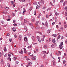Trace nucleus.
Masks as SVG:
<instances>
[{"label":"nucleus","mask_w":67,"mask_h":67,"mask_svg":"<svg viewBox=\"0 0 67 67\" xmlns=\"http://www.w3.org/2000/svg\"><path fill=\"white\" fill-rule=\"evenodd\" d=\"M64 43H63V42H61L60 43V44L59 46V48L60 49H62V48H63V46L62 45H64Z\"/></svg>","instance_id":"f257e3e1"},{"label":"nucleus","mask_w":67,"mask_h":67,"mask_svg":"<svg viewBox=\"0 0 67 67\" xmlns=\"http://www.w3.org/2000/svg\"><path fill=\"white\" fill-rule=\"evenodd\" d=\"M32 65V63L30 62H29L28 63V65H26V67H29V66H31Z\"/></svg>","instance_id":"f03ea898"},{"label":"nucleus","mask_w":67,"mask_h":67,"mask_svg":"<svg viewBox=\"0 0 67 67\" xmlns=\"http://www.w3.org/2000/svg\"><path fill=\"white\" fill-rule=\"evenodd\" d=\"M36 38L38 40L39 42H41V38L39 36H37Z\"/></svg>","instance_id":"7ed1b4c3"},{"label":"nucleus","mask_w":67,"mask_h":67,"mask_svg":"<svg viewBox=\"0 0 67 67\" xmlns=\"http://www.w3.org/2000/svg\"><path fill=\"white\" fill-rule=\"evenodd\" d=\"M31 56H33V57L32 58V59L33 60H35L36 58V57L35 56H33V55L32 54L30 55Z\"/></svg>","instance_id":"20e7f679"},{"label":"nucleus","mask_w":67,"mask_h":67,"mask_svg":"<svg viewBox=\"0 0 67 67\" xmlns=\"http://www.w3.org/2000/svg\"><path fill=\"white\" fill-rule=\"evenodd\" d=\"M52 62L53 63V66L54 67L55 66V59H54V60H53Z\"/></svg>","instance_id":"39448f33"},{"label":"nucleus","mask_w":67,"mask_h":67,"mask_svg":"<svg viewBox=\"0 0 67 67\" xmlns=\"http://www.w3.org/2000/svg\"><path fill=\"white\" fill-rule=\"evenodd\" d=\"M30 25H31V27L32 29H34V26H33V25L31 23H29Z\"/></svg>","instance_id":"423d86ee"},{"label":"nucleus","mask_w":67,"mask_h":67,"mask_svg":"<svg viewBox=\"0 0 67 67\" xmlns=\"http://www.w3.org/2000/svg\"><path fill=\"white\" fill-rule=\"evenodd\" d=\"M40 3H44V1L43 0H40Z\"/></svg>","instance_id":"0eeeda50"},{"label":"nucleus","mask_w":67,"mask_h":67,"mask_svg":"<svg viewBox=\"0 0 67 67\" xmlns=\"http://www.w3.org/2000/svg\"><path fill=\"white\" fill-rule=\"evenodd\" d=\"M12 30L14 32H15L16 31V28L15 27H13L12 28Z\"/></svg>","instance_id":"6e6552de"},{"label":"nucleus","mask_w":67,"mask_h":67,"mask_svg":"<svg viewBox=\"0 0 67 67\" xmlns=\"http://www.w3.org/2000/svg\"><path fill=\"white\" fill-rule=\"evenodd\" d=\"M67 3V1H65L64 2L63 4V6H65V5Z\"/></svg>","instance_id":"1a4fd4ad"},{"label":"nucleus","mask_w":67,"mask_h":67,"mask_svg":"<svg viewBox=\"0 0 67 67\" xmlns=\"http://www.w3.org/2000/svg\"><path fill=\"white\" fill-rule=\"evenodd\" d=\"M24 53H26V49L25 48H24Z\"/></svg>","instance_id":"9d476101"},{"label":"nucleus","mask_w":67,"mask_h":67,"mask_svg":"<svg viewBox=\"0 0 67 67\" xmlns=\"http://www.w3.org/2000/svg\"><path fill=\"white\" fill-rule=\"evenodd\" d=\"M2 13H3L4 14H9V13L8 12H3Z\"/></svg>","instance_id":"9b49d317"},{"label":"nucleus","mask_w":67,"mask_h":67,"mask_svg":"<svg viewBox=\"0 0 67 67\" xmlns=\"http://www.w3.org/2000/svg\"><path fill=\"white\" fill-rule=\"evenodd\" d=\"M54 12L55 14V15H58V14H59L57 13V12H55V10H54Z\"/></svg>","instance_id":"f8f14e48"},{"label":"nucleus","mask_w":67,"mask_h":67,"mask_svg":"<svg viewBox=\"0 0 67 67\" xmlns=\"http://www.w3.org/2000/svg\"><path fill=\"white\" fill-rule=\"evenodd\" d=\"M51 31V29L48 30V31H47V32L48 33H50Z\"/></svg>","instance_id":"ddd939ff"},{"label":"nucleus","mask_w":67,"mask_h":67,"mask_svg":"<svg viewBox=\"0 0 67 67\" xmlns=\"http://www.w3.org/2000/svg\"><path fill=\"white\" fill-rule=\"evenodd\" d=\"M55 39L54 38L53 39V40H52V42L53 43H55Z\"/></svg>","instance_id":"4468645a"},{"label":"nucleus","mask_w":67,"mask_h":67,"mask_svg":"<svg viewBox=\"0 0 67 67\" xmlns=\"http://www.w3.org/2000/svg\"><path fill=\"white\" fill-rule=\"evenodd\" d=\"M36 29H40V26H37L36 27Z\"/></svg>","instance_id":"2eb2a0df"},{"label":"nucleus","mask_w":67,"mask_h":67,"mask_svg":"<svg viewBox=\"0 0 67 67\" xmlns=\"http://www.w3.org/2000/svg\"><path fill=\"white\" fill-rule=\"evenodd\" d=\"M4 51L5 52H6L7 51V48H6V47H4Z\"/></svg>","instance_id":"dca6fc26"},{"label":"nucleus","mask_w":67,"mask_h":67,"mask_svg":"<svg viewBox=\"0 0 67 67\" xmlns=\"http://www.w3.org/2000/svg\"><path fill=\"white\" fill-rule=\"evenodd\" d=\"M19 53H21V54H23V51L22 50L20 51L19 52Z\"/></svg>","instance_id":"f3484780"},{"label":"nucleus","mask_w":67,"mask_h":67,"mask_svg":"<svg viewBox=\"0 0 67 67\" xmlns=\"http://www.w3.org/2000/svg\"><path fill=\"white\" fill-rule=\"evenodd\" d=\"M35 5H36L37 4V2H35L33 3Z\"/></svg>","instance_id":"a211bd4d"},{"label":"nucleus","mask_w":67,"mask_h":67,"mask_svg":"<svg viewBox=\"0 0 67 67\" xmlns=\"http://www.w3.org/2000/svg\"><path fill=\"white\" fill-rule=\"evenodd\" d=\"M40 8V6L38 5H37L36 7V9H38Z\"/></svg>","instance_id":"6ab92c4d"},{"label":"nucleus","mask_w":67,"mask_h":67,"mask_svg":"<svg viewBox=\"0 0 67 67\" xmlns=\"http://www.w3.org/2000/svg\"><path fill=\"white\" fill-rule=\"evenodd\" d=\"M39 23V21H37L36 23V25H37V24H38V23Z\"/></svg>","instance_id":"aec40b11"},{"label":"nucleus","mask_w":67,"mask_h":67,"mask_svg":"<svg viewBox=\"0 0 67 67\" xmlns=\"http://www.w3.org/2000/svg\"><path fill=\"white\" fill-rule=\"evenodd\" d=\"M7 65L8 67H10V64H9V63H8Z\"/></svg>","instance_id":"412c9836"},{"label":"nucleus","mask_w":67,"mask_h":67,"mask_svg":"<svg viewBox=\"0 0 67 67\" xmlns=\"http://www.w3.org/2000/svg\"><path fill=\"white\" fill-rule=\"evenodd\" d=\"M19 1L20 2L22 1V2H25V0H19Z\"/></svg>","instance_id":"4be33fe9"},{"label":"nucleus","mask_w":67,"mask_h":67,"mask_svg":"<svg viewBox=\"0 0 67 67\" xmlns=\"http://www.w3.org/2000/svg\"><path fill=\"white\" fill-rule=\"evenodd\" d=\"M42 53L43 54H45L46 53V51H43L42 52Z\"/></svg>","instance_id":"5701e85b"},{"label":"nucleus","mask_w":67,"mask_h":67,"mask_svg":"<svg viewBox=\"0 0 67 67\" xmlns=\"http://www.w3.org/2000/svg\"><path fill=\"white\" fill-rule=\"evenodd\" d=\"M3 59H2L1 61V63L2 64L3 63Z\"/></svg>","instance_id":"b1692460"},{"label":"nucleus","mask_w":67,"mask_h":67,"mask_svg":"<svg viewBox=\"0 0 67 67\" xmlns=\"http://www.w3.org/2000/svg\"><path fill=\"white\" fill-rule=\"evenodd\" d=\"M52 36H54V37H56L57 36V35L53 34L52 35Z\"/></svg>","instance_id":"393cba45"},{"label":"nucleus","mask_w":67,"mask_h":67,"mask_svg":"<svg viewBox=\"0 0 67 67\" xmlns=\"http://www.w3.org/2000/svg\"><path fill=\"white\" fill-rule=\"evenodd\" d=\"M37 33H39V34H40L41 35H42V33L41 32H40V31H37Z\"/></svg>","instance_id":"a878e982"},{"label":"nucleus","mask_w":67,"mask_h":67,"mask_svg":"<svg viewBox=\"0 0 67 67\" xmlns=\"http://www.w3.org/2000/svg\"><path fill=\"white\" fill-rule=\"evenodd\" d=\"M43 47L44 48H47V46L46 45H45Z\"/></svg>","instance_id":"bb28decb"},{"label":"nucleus","mask_w":67,"mask_h":67,"mask_svg":"<svg viewBox=\"0 0 67 67\" xmlns=\"http://www.w3.org/2000/svg\"><path fill=\"white\" fill-rule=\"evenodd\" d=\"M45 24V25H46L47 26V25H48V23H47V21H46Z\"/></svg>","instance_id":"cd10ccee"},{"label":"nucleus","mask_w":67,"mask_h":67,"mask_svg":"<svg viewBox=\"0 0 67 67\" xmlns=\"http://www.w3.org/2000/svg\"><path fill=\"white\" fill-rule=\"evenodd\" d=\"M24 38V41H27V38L26 37Z\"/></svg>","instance_id":"c85d7f7f"},{"label":"nucleus","mask_w":67,"mask_h":67,"mask_svg":"<svg viewBox=\"0 0 67 67\" xmlns=\"http://www.w3.org/2000/svg\"><path fill=\"white\" fill-rule=\"evenodd\" d=\"M25 12H26V10L24 11L23 13V14H24Z\"/></svg>","instance_id":"c756f323"},{"label":"nucleus","mask_w":67,"mask_h":67,"mask_svg":"<svg viewBox=\"0 0 67 67\" xmlns=\"http://www.w3.org/2000/svg\"><path fill=\"white\" fill-rule=\"evenodd\" d=\"M32 40H35V38L34 37V36H32Z\"/></svg>","instance_id":"7c9ffc66"},{"label":"nucleus","mask_w":67,"mask_h":67,"mask_svg":"<svg viewBox=\"0 0 67 67\" xmlns=\"http://www.w3.org/2000/svg\"><path fill=\"white\" fill-rule=\"evenodd\" d=\"M31 46H32L31 45H30V46H28L27 47V48H31Z\"/></svg>","instance_id":"2f4dec72"},{"label":"nucleus","mask_w":67,"mask_h":67,"mask_svg":"<svg viewBox=\"0 0 67 67\" xmlns=\"http://www.w3.org/2000/svg\"><path fill=\"white\" fill-rule=\"evenodd\" d=\"M32 22H33L35 21V19H32L31 20Z\"/></svg>","instance_id":"473e14b6"},{"label":"nucleus","mask_w":67,"mask_h":67,"mask_svg":"<svg viewBox=\"0 0 67 67\" xmlns=\"http://www.w3.org/2000/svg\"><path fill=\"white\" fill-rule=\"evenodd\" d=\"M46 8V7H43L42 8V10H44V9H45Z\"/></svg>","instance_id":"72a5a7b5"},{"label":"nucleus","mask_w":67,"mask_h":67,"mask_svg":"<svg viewBox=\"0 0 67 67\" xmlns=\"http://www.w3.org/2000/svg\"><path fill=\"white\" fill-rule=\"evenodd\" d=\"M12 38H10L9 42H11L12 41Z\"/></svg>","instance_id":"f704fd0d"},{"label":"nucleus","mask_w":67,"mask_h":67,"mask_svg":"<svg viewBox=\"0 0 67 67\" xmlns=\"http://www.w3.org/2000/svg\"><path fill=\"white\" fill-rule=\"evenodd\" d=\"M14 60H16V57H14Z\"/></svg>","instance_id":"c9c22d12"},{"label":"nucleus","mask_w":67,"mask_h":67,"mask_svg":"<svg viewBox=\"0 0 67 67\" xmlns=\"http://www.w3.org/2000/svg\"><path fill=\"white\" fill-rule=\"evenodd\" d=\"M52 13H50V15H49V16H52Z\"/></svg>","instance_id":"e433bc0d"},{"label":"nucleus","mask_w":67,"mask_h":67,"mask_svg":"<svg viewBox=\"0 0 67 67\" xmlns=\"http://www.w3.org/2000/svg\"><path fill=\"white\" fill-rule=\"evenodd\" d=\"M7 55H8V54H5L4 55V57H7Z\"/></svg>","instance_id":"4c0bfd02"},{"label":"nucleus","mask_w":67,"mask_h":67,"mask_svg":"<svg viewBox=\"0 0 67 67\" xmlns=\"http://www.w3.org/2000/svg\"><path fill=\"white\" fill-rule=\"evenodd\" d=\"M60 30H62V31H63V27H61L60 28Z\"/></svg>","instance_id":"58836bf2"},{"label":"nucleus","mask_w":67,"mask_h":67,"mask_svg":"<svg viewBox=\"0 0 67 67\" xmlns=\"http://www.w3.org/2000/svg\"><path fill=\"white\" fill-rule=\"evenodd\" d=\"M60 36H59L58 37V39H59V38H60Z\"/></svg>","instance_id":"ea45409f"},{"label":"nucleus","mask_w":67,"mask_h":67,"mask_svg":"<svg viewBox=\"0 0 67 67\" xmlns=\"http://www.w3.org/2000/svg\"><path fill=\"white\" fill-rule=\"evenodd\" d=\"M8 59L9 61H11V58H8Z\"/></svg>","instance_id":"a19ab883"},{"label":"nucleus","mask_w":67,"mask_h":67,"mask_svg":"<svg viewBox=\"0 0 67 67\" xmlns=\"http://www.w3.org/2000/svg\"><path fill=\"white\" fill-rule=\"evenodd\" d=\"M65 16H67V12H66L65 13Z\"/></svg>","instance_id":"79ce46f5"},{"label":"nucleus","mask_w":67,"mask_h":67,"mask_svg":"<svg viewBox=\"0 0 67 67\" xmlns=\"http://www.w3.org/2000/svg\"><path fill=\"white\" fill-rule=\"evenodd\" d=\"M44 40V37H43V38L41 40L42 41H43Z\"/></svg>","instance_id":"37998d69"},{"label":"nucleus","mask_w":67,"mask_h":67,"mask_svg":"<svg viewBox=\"0 0 67 67\" xmlns=\"http://www.w3.org/2000/svg\"><path fill=\"white\" fill-rule=\"evenodd\" d=\"M14 36L15 38H16V34H15L14 35Z\"/></svg>","instance_id":"c03bdc74"},{"label":"nucleus","mask_w":67,"mask_h":67,"mask_svg":"<svg viewBox=\"0 0 67 67\" xmlns=\"http://www.w3.org/2000/svg\"><path fill=\"white\" fill-rule=\"evenodd\" d=\"M65 63H66V61L64 60L63 61V64H65Z\"/></svg>","instance_id":"a18cd8bd"},{"label":"nucleus","mask_w":67,"mask_h":67,"mask_svg":"<svg viewBox=\"0 0 67 67\" xmlns=\"http://www.w3.org/2000/svg\"><path fill=\"white\" fill-rule=\"evenodd\" d=\"M12 4H13L14 2L13 1H12L11 2Z\"/></svg>","instance_id":"49530a36"},{"label":"nucleus","mask_w":67,"mask_h":67,"mask_svg":"<svg viewBox=\"0 0 67 67\" xmlns=\"http://www.w3.org/2000/svg\"><path fill=\"white\" fill-rule=\"evenodd\" d=\"M46 17L47 18H48V15L47 14L46 15Z\"/></svg>","instance_id":"de8ad7c7"},{"label":"nucleus","mask_w":67,"mask_h":67,"mask_svg":"<svg viewBox=\"0 0 67 67\" xmlns=\"http://www.w3.org/2000/svg\"><path fill=\"white\" fill-rule=\"evenodd\" d=\"M8 56H9V58H10V57H11V54H8Z\"/></svg>","instance_id":"09e8293b"},{"label":"nucleus","mask_w":67,"mask_h":67,"mask_svg":"<svg viewBox=\"0 0 67 67\" xmlns=\"http://www.w3.org/2000/svg\"><path fill=\"white\" fill-rule=\"evenodd\" d=\"M64 27L65 28L67 27V25H64Z\"/></svg>","instance_id":"8fccbe9b"},{"label":"nucleus","mask_w":67,"mask_h":67,"mask_svg":"<svg viewBox=\"0 0 67 67\" xmlns=\"http://www.w3.org/2000/svg\"><path fill=\"white\" fill-rule=\"evenodd\" d=\"M24 21L25 23H26V22H27V20H26L25 19L24 20Z\"/></svg>","instance_id":"3c124183"},{"label":"nucleus","mask_w":67,"mask_h":67,"mask_svg":"<svg viewBox=\"0 0 67 67\" xmlns=\"http://www.w3.org/2000/svg\"><path fill=\"white\" fill-rule=\"evenodd\" d=\"M16 22V20H14L13 21V23H15Z\"/></svg>","instance_id":"603ef678"},{"label":"nucleus","mask_w":67,"mask_h":67,"mask_svg":"<svg viewBox=\"0 0 67 67\" xmlns=\"http://www.w3.org/2000/svg\"><path fill=\"white\" fill-rule=\"evenodd\" d=\"M12 16H15V15H14V13H12Z\"/></svg>","instance_id":"864d4df0"},{"label":"nucleus","mask_w":67,"mask_h":67,"mask_svg":"<svg viewBox=\"0 0 67 67\" xmlns=\"http://www.w3.org/2000/svg\"><path fill=\"white\" fill-rule=\"evenodd\" d=\"M44 65H41L40 67H44Z\"/></svg>","instance_id":"5fc2aeb1"},{"label":"nucleus","mask_w":67,"mask_h":67,"mask_svg":"<svg viewBox=\"0 0 67 67\" xmlns=\"http://www.w3.org/2000/svg\"><path fill=\"white\" fill-rule=\"evenodd\" d=\"M23 10L24 11H25V10H25V8H24L23 9Z\"/></svg>","instance_id":"6e6d98bb"},{"label":"nucleus","mask_w":67,"mask_h":67,"mask_svg":"<svg viewBox=\"0 0 67 67\" xmlns=\"http://www.w3.org/2000/svg\"><path fill=\"white\" fill-rule=\"evenodd\" d=\"M58 52H59L60 55H61V54H62V53H61V52L59 51Z\"/></svg>","instance_id":"4d7b16f0"},{"label":"nucleus","mask_w":67,"mask_h":67,"mask_svg":"<svg viewBox=\"0 0 67 67\" xmlns=\"http://www.w3.org/2000/svg\"><path fill=\"white\" fill-rule=\"evenodd\" d=\"M13 25L14 26H16L17 25V24H13Z\"/></svg>","instance_id":"13d9d810"},{"label":"nucleus","mask_w":67,"mask_h":67,"mask_svg":"<svg viewBox=\"0 0 67 67\" xmlns=\"http://www.w3.org/2000/svg\"><path fill=\"white\" fill-rule=\"evenodd\" d=\"M63 0H61L60 1V2H61V3H62V2H63Z\"/></svg>","instance_id":"bf43d9fd"},{"label":"nucleus","mask_w":67,"mask_h":67,"mask_svg":"<svg viewBox=\"0 0 67 67\" xmlns=\"http://www.w3.org/2000/svg\"><path fill=\"white\" fill-rule=\"evenodd\" d=\"M26 60H30V59L27 58H26Z\"/></svg>","instance_id":"052dcab7"},{"label":"nucleus","mask_w":67,"mask_h":67,"mask_svg":"<svg viewBox=\"0 0 67 67\" xmlns=\"http://www.w3.org/2000/svg\"><path fill=\"white\" fill-rule=\"evenodd\" d=\"M43 13L44 14H45V11H44L43 12Z\"/></svg>","instance_id":"680f3d73"},{"label":"nucleus","mask_w":67,"mask_h":67,"mask_svg":"<svg viewBox=\"0 0 67 67\" xmlns=\"http://www.w3.org/2000/svg\"><path fill=\"white\" fill-rule=\"evenodd\" d=\"M9 35H10V34H9V33H8V34H7V35L6 36H9Z\"/></svg>","instance_id":"e2e57ef3"},{"label":"nucleus","mask_w":67,"mask_h":67,"mask_svg":"<svg viewBox=\"0 0 67 67\" xmlns=\"http://www.w3.org/2000/svg\"><path fill=\"white\" fill-rule=\"evenodd\" d=\"M19 37L20 38H22V36L21 35H19Z\"/></svg>","instance_id":"0e129e2a"},{"label":"nucleus","mask_w":67,"mask_h":67,"mask_svg":"<svg viewBox=\"0 0 67 67\" xmlns=\"http://www.w3.org/2000/svg\"><path fill=\"white\" fill-rule=\"evenodd\" d=\"M33 45H35V44H37V43H33Z\"/></svg>","instance_id":"69168bd1"},{"label":"nucleus","mask_w":67,"mask_h":67,"mask_svg":"<svg viewBox=\"0 0 67 67\" xmlns=\"http://www.w3.org/2000/svg\"><path fill=\"white\" fill-rule=\"evenodd\" d=\"M58 53L56 52L55 53V54L56 55H58Z\"/></svg>","instance_id":"338daca9"},{"label":"nucleus","mask_w":67,"mask_h":67,"mask_svg":"<svg viewBox=\"0 0 67 67\" xmlns=\"http://www.w3.org/2000/svg\"><path fill=\"white\" fill-rule=\"evenodd\" d=\"M15 63L16 64H18L19 63V62L18 61H16Z\"/></svg>","instance_id":"774afa93"}]
</instances>
